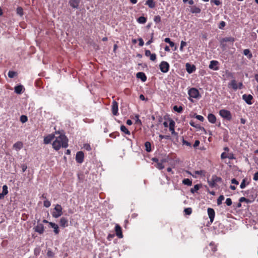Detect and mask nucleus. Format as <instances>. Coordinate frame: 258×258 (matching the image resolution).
Wrapping results in <instances>:
<instances>
[{
	"label": "nucleus",
	"mask_w": 258,
	"mask_h": 258,
	"mask_svg": "<svg viewBox=\"0 0 258 258\" xmlns=\"http://www.w3.org/2000/svg\"><path fill=\"white\" fill-rule=\"evenodd\" d=\"M147 19L143 17H140L138 19L137 21L140 24H145L146 22Z\"/></svg>",
	"instance_id": "nucleus-31"
},
{
	"label": "nucleus",
	"mask_w": 258,
	"mask_h": 258,
	"mask_svg": "<svg viewBox=\"0 0 258 258\" xmlns=\"http://www.w3.org/2000/svg\"><path fill=\"white\" fill-rule=\"evenodd\" d=\"M49 225L51 228L54 229V232L55 234H57L59 233V228L57 224L52 222H49Z\"/></svg>",
	"instance_id": "nucleus-19"
},
{
	"label": "nucleus",
	"mask_w": 258,
	"mask_h": 258,
	"mask_svg": "<svg viewBox=\"0 0 258 258\" xmlns=\"http://www.w3.org/2000/svg\"><path fill=\"white\" fill-rule=\"evenodd\" d=\"M43 205H44V206L46 207V208H48L51 205V204H50V202L48 201V200H45L44 201V203H43Z\"/></svg>",
	"instance_id": "nucleus-44"
},
{
	"label": "nucleus",
	"mask_w": 258,
	"mask_h": 258,
	"mask_svg": "<svg viewBox=\"0 0 258 258\" xmlns=\"http://www.w3.org/2000/svg\"><path fill=\"white\" fill-rule=\"evenodd\" d=\"M182 143L183 145H185L187 146L191 147V144L188 142L185 141L183 138H182Z\"/></svg>",
	"instance_id": "nucleus-50"
},
{
	"label": "nucleus",
	"mask_w": 258,
	"mask_h": 258,
	"mask_svg": "<svg viewBox=\"0 0 258 258\" xmlns=\"http://www.w3.org/2000/svg\"><path fill=\"white\" fill-rule=\"evenodd\" d=\"M55 138V136L53 134H50L44 138V143L45 144L50 143Z\"/></svg>",
	"instance_id": "nucleus-14"
},
{
	"label": "nucleus",
	"mask_w": 258,
	"mask_h": 258,
	"mask_svg": "<svg viewBox=\"0 0 258 258\" xmlns=\"http://www.w3.org/2000/svg\"><path fill=\"white\" fill-rule=\"evenodd\" d=\"M196 118L201 121H203L204 120V117L200 115H196Z\"/></svg>",
	"instance_id": "nucleus-49"
},
{
	"label": "nucleus",
	"mask_w": 258,
	"mask_h": 258,
	"mask_svg": "<svg viewBox=\"0 0 258 258\" xmlns=\"http://www.w3.org/2000/svg\"><path fill=\"white\" fill-rule=\"evenodd\" d=\"M156 166L159 169H162L164 168V166L163 165V164L160 162H158Z\"/></svg>",
	"instance_id": "nucleus-42"
},
{
	"label": "nucleus",
	"mask_w": 258,
	"mask_h": 258,
	"mask_svg": "<svg viewBox=\"0 0 258 258\" xmlns=\"http://www.w3.org/2000/svg\"><path fill=\"white\" fill-rule=\"evenodd\" d=\"M58 136L55 137V140L52 144L53 148L55 150H58L60 147L67 148L68 146V140L67 137L62 134H60L59 133H56Z\"/></svg>",
	"instance_id": "nucleus-1"
},
{
	"label": "nucleus",
	"mask_w": 258,
	"mask_h": 258,
	"mask_svg": "<svg viewBox=\"0 0 258 258\" xmlns=\"http://www.w3.org/2000/svg\"><path fill=\"white\" fill-rule=\"evenodd\" d=\"M120 130H121V132L124 133L125 134H127V135H130L131 134L130 132L123 125H121V126H120Z\"/></svg>",
	"instance_id": "nucleus-30"
},
{
	"label": "nucleus",
	"mask_w": 258,
	"mask_h": 258,
	"mask_svg": "<svg viewBox=\"0 0 258 258\" xmlns=\"http://www.w3.org/2000/svg\"><path fill=\"white\" fill-rule=\"evenodd\" d=\"M84 147L87 151H90L91 150V148L90 145H89L88 144H85Z\"/></svg>",
	"instance_id": "nucleus-52"
},
{
	"label": "nucleus",
	"mask_w": 258,
	"mask_h": 258,
	"mask_svg": "<svg viewBox=\"0 0 258 258\" xmlns=\"http://www.w3.org/2000/svg\"><path fill=\"white\" fill-rule=\"evenodd\" d=\"M62 207L59 205L57 204L54 208V211L52 213V215L54 218H58L62 214Z\"/></svg>",
	"instance_id": "nucleus-3"
},
{
	"label": "nucleus",
	"mask_w": 258,
	"mask_h": 258,
	"mask_svg": "<svg viewBox=\"0 0 258 258\" xmlns=\"http://www.w3.org/2000/svg\"><path fill=\"white\" fill-rule=\"evenodd\" d=\"M219 115L223 118L228 120H230L232 118L231 112L226 109H221L219 111Z\"/></svg>",
	"instance_id": "nucleus-2"
},
{
	"label": "nucleus",
	"mask_w": 258,
	"mask_h": 258,
	"mask_svg": "<svg viewBox=\"0 0 258 258\" xmlns=\"http://www.w3.org/2000/svg\"><path fill=\"white\" fill-rule=\"evenodd\" d=\"M231 183L233 184H237V185L238 184V183H239L238 182L235 178L232 179Z\"/></svg>",
	"instance_id": "nucleus-64"
},
{
	"label": "nucleus",
	"mask_w": 258,
	"mask_h": 258,
	"mask_svg": "<svg viewBox=\"0 0 258 258\" xmlns=\"http://www.w3.org/2000/svg\"><path fill=\"white\" fill-rule=\"evenodd\" d=\"M149 56L150 60L152 61H155L156 59V55L155 53H151Z\"/></svg>",
	"instance_id": "nucleus-46"
},
{
	"label": "nucleus",
	"mask_w": 258,
	"mask_h": 258,
	"mask_svg": "<svg viewBox=\"0 0 258 258\" xmlns=\"http://www.w3.org/2000/svg\"><path fill=\"white\" fill-rule=\"evenodd\" d=\"M201 9L196 6H193L190 8V12L192 13L198 14L201 12Z\"/></svg>",
	"instance_id": "nucleus-27"
},
{
	"label": "nucleus",
	"mask_w": 258,
	"mask_h": 258,
	"mask_svg": "<svg viewBox=\"0 0 258 258\" xmlns=\"http://www.w3.org/2000/svg\"><path fill=\"white\" fill-rule=\"evenodd\" d=\"M115 230L116 235L117 236H118L120 238H122L123 237L121 228L119 225L116 224L115 225Z\"/></svg>",
	"instance_id": "nucleus-10"
},
{
	"label": "nucleus",
	"mask_w": 258,
	"mask_h": 258,
	"mask_svg": "<svg viewBox=\"0 0 258 258\" xmlns=\"http://www.w3.org/2000/svg\"><path fill=\"white\" fill-rule=\"evenodd\" d=\"M151 54V51L149 50H145V55L147 57L149 56Z\"/></svg>",
	"instance_id": "nucleus-61"
},
{
	"label": "nucleus",
	"mask_w": 258,
	"mask_h": 258,
	"mask_svg": "<svg viewBox=\"0 0 258 258\" xmlns=\"http://www.w3.org/2000/svg\"><path fill=\"white\" fill-rule=\"evenodd\" d=\"M159 68L162 73H165L169 71V64L167 62L163 61L160 63Z\"/></svg>",
	"instance_id": "nucleus-5"
},
{
	"label": "nucleus",
	"mask_w": 258,
	"mask_h": 258,
	"mask_svg": "<svg viewBox=\"0 0 258 258\" xmlns=\"http://www.w3.org/2000/svg\"><path fill=\"white\" fill-rule=\"evenodd\" d=\"M16 75L17 73L14 71H9L8 74L9 77L10 78H13L16 76Z\"/></svg>",
	"instance_id": "nucleus-35"
},
{
	"label": "nucleus",
	"mask_w": 258,
	"mask_h": 258,
	"mask_svg": "<svg viewBox=\"0 0 258 258\" xmlns=\"http://www.w3.org/2000/svg\"><path fill=\"white\" fill-rule=\"evenodd\" d=\"M24 89L22 85H18L15 87V92L18 94H21L22 93L23 89Z\"/></svg>",
	"instance_id": "nucleus-24"
},
{
	"label": "nucleus",
	"mask_w": 258,
	"mask_h": 258,
	"mask_svg": "<svg viewBox=\"0 0 258 258\" xmlns=\"http://www.w3.org/2000/svg\"><path fill=\"white\" fill-rule=\"evenodd\" d=\"M186 70L189 74L193 73L196 70V67L193 64L187 63L185 65Z\"/></svg>",
	"instance_id": "nucleus-12"
},
{
	"label": "nucleus",
	"mask_w": 258,
	"mask_h": 258,
	"mask_svg": "<svg viewBox=\"0 0 258 258\" xmlns=\"http://www.w3.org/2000/svg\"><path fill=\"white\" fill-rule=\"evenodd\" d=\"M200 185L199 184H196L194 186L193 188L190 189V192L192 194L197 192L200 188Z\"/></svg>",
	"instance_id": "nucleus-34"
},
{
	"label": "nucleus",
	"mask_w": 258,
	"mask_h": 258,
	"mask_svg": "<svg viewBox=\"0 0 258 258\" xmlns=\"http://www.w3.org/2000/svg\"><path fill=\"white\" fill-rule=\"evenodd\" d=\"M227 156V155L226 154V153L225 152L222 153L221 155V158L222 159L226 158Z\"/></svg>",
	"instance_id": "nucleus-59"
},
{
	"label": "nucleus",
	"mask_w": 258,
	"mask_h": 258,
	"mask_svg": "<svg viewBox=\"0 0 258 258\" xmlns=\"http://www.w3.org/2000/svg\"><path fill=\"white\" fill-rule=\"evenodd\" d=\"M136 77L138 79H140L143 82H145L147 80V77L145 74L143 72H139L137 74Z\"/></svg>",
	"instance_id": "nucleus-17"
},
{
	"label": "nucleus",
	"mask_w": 258,
	"mask_h": 258,
	"mask_svg": "<svg viewBox=\"0 0 258 258\" xmlns=\"http://www.w3.org/2000/svg\"><path fill=\"white\" fill-rule=\"evenodd\" d=\"M111 110L112 114L114 115H117L118 114V103L115 100L112 102L111 105Z\"/></svg>",
	"instance_id": "nucleus-7"
},
{
	"label": "nucleus",
	"mask_w": 258,
	"mask_h": 258,
	"mask_svg": "<svg viewBox=\"0 0 258 258\" xmlns=\"http://www.w3.org/2000/svg\"><path fill=\"white\" fill-rule=\"evenodd\" d=\"M34 229L35 231L39 234H42L44 232V226L42 224H38Z\"/></svg>",
	"instance_id": "nucleus-15"
},
{
	"label": "nucleus",
	"mask_w": 258,
	"mask_h": 258,
	"mask_svg": "<svg viewBox=\"0 0 258 258\" xmlns=\"http://www.w3.org/2000/svg\"><path fill=\"white\" fill-rule=\"evenodd\" d=\"M199 144H200V141L199 140H196L194 144V147L195 148H196L199 146Z\"/></svg>",
	"instance_id": "nucleus-62"
},
{
	"label": "nucleus",
	"mask_w": 258,
	"mask_h": 258,
	"mask_svg": "<svg viewBox=\"0 0 258 258\" xmlns=\"http://www.w3.org/2000/svg\"><path fill=\"white\" fill-rule=\"evenodd\" d=\"M218 62L216 60H212L210 61V64L209 65V68L214 70H218V68L217 67V64Z\"/></svg>",
	"instance_id": "nucleus-16"
},
{
	"label": "nucleus",
	"mask_w": 258,
	"mask_h": 258,
	"mask_svg": "<svg viewBox=\"0 0 258 258\" xmlns=\"http://www.w3.org/2000/svg\"><path fill=\"white\" fill-rule=\"evenodd\" d=\"M60 225L63 227H66L68 225V220L64 217H62L60 219Z\"/></svg>",
	"instance_id": "nucleus-21"
},
{
	"label": "nucleus",
	"mask_w": 258,
	"mask_h": 258,
	"mask_svg": "<svg viewBox=\"0 0 258 258\" xmlns=\"http://www.w3.org/2000/svg\"><path fill=\"white\" fill-rule=\"evenodd\" d=\"M243 54L244 55H245V56H247V57L248 58V59H251L252 57V53H251L249 49H245L243 50Z\"/></svg>",
	"instance_id": "nucleus-25"
},
{
	"label": "nucleus",
	"mask_w": 258,
	"mask_h": 258,
	"mask_svg": "<svg viewBox=\"0 0 258 258\" xmlns=\"http://www.w3.org/2000/svg\"><path fill=\"white\" fill-rule=\"evenodd\" d=\"M242 99L245 101V102L251 105L252 104V102L251 101L252 99H253V97L252 95L249 94H244L242 95Z\"/></svg>",
	"instance_id": "nucleus-9"
},
{
	"label": "nucleus",
	"mask_w": 258,
	"mask_h": 258,
	"mask_svg": "<svg viewBox=\"0 0 258 258\" xmlns=\"http://www.w3.org/2000/svg\"><path fill=\"white\" fill-rule=\"evenodd\" d=\"M27 120V117L25 115H23L20 117V120L22 123L26 122Z\"/></svg>",
	"instance_id": "nucleus-40"
},
{
	"label": "nucleus",
	"mask_w": 258,
	"mask_h": 258,
	"mask_svg": "<svg viewBox=\"0 0 258 258\" xmlns=\"http://www.w3.org/2000/svg\"><path fill=\"white\" fill-rule=\"evenodd\" d=\"M150 8H154L155 7V3L154 0H147L146 3Z\"/></svg>",
	"instance_id": "nucleus-28"
},
{
	"label": "nucleus",
	"mask_w": 258,
	"mask_h": 258,
	"mask_svg": "<svg viewBox=\"0 0 258 258\" xmlns=\"http://www.w3.org/2000/svg\"><path fill=\"white\" fill-rule=\"evenodd\" d=\"M225 26V23L224 21H221L220 23V25L219 26V28L220 29H222L223 27H224Z\"/></svg>",
	"instance_id": "nucleus-57"
},
{
	"label": "nucleus",
	"mask_w": 258,
	"mask_h": 258,
	"mask_svg": "<svg viewBox=\"0 0 258 258\" xmlns=\"http://www.w3.org/2000/svg\"><path fill=\"white\" fill-rule=\"evenodd\" d=\"M145 146L147 152H150L151 151V145L150 142H146L145 144Z\"/></svg>",
	"instance_id": "nucleus-29"
},
{
	"label": "nucleus",
	"mask_w": 258,
	"mask_h": 258,
	"mask_svg": "<svg viewBox=\"0 0 258 258\" xmlns=\"http://www.w3.org/2000/svg\"><path fill=\"white\" fill-rule=\"evenodd\" d=\"M154 21L156 23H159L161 21V17L159 16H156L154 17Z\"/></svg>",
	"instance_id": "nucleus-45"
},
{
	"label": "nucleus",
	"mask_w": 258,
	"mask_h": 258,
	"mask_svg": "<svg viewBox=\"0 0 258 258\" xmlns=\"http://www.w3.org/2000/svg\"><path fill=\"white\" fill-rule=\"evenodd\" d=\"M76 161L79 163H82L84 161V153L82 151L77 153L76 156Z\"/></svg>",
	"instance_id": "nucleus-8"
},
{
	"label": "nucleus",
	"mask_w": 258,
	"mask_h": 258,
	"mask_svg": "<svg viewBox=\"0 0 258 258\" xmlns=\"http://www.w3.org/2000/svg\"><path fill=\"white\" fill-rule=\"evenodd\" d=\"M221 177L213 175L210 179L208 180V182L210 186L213 187L216 186L217 182L221 181Z\"/></svg>",
	"instance_id": "nucleus-4"
},
{
	"label": "nucleus",
	"mask_w": 258,
	"mask_h": 258,
	"mask_svg": "<svg viewBox=\"0 0 258 258\" xmlns=\"http://www.w3.org/2000/svg\"><path fill=\"white\" fill-rule=\"evenodd\" d=\"M208 214L211 222H213L215 217L214 210L212 208H209L208 209Z\"/></svg>",
	"instance_id": "nucleus-11"
},
{
	"label": "nucleus",
	"mask_w": 258,
	"mask_h": 258,
	"mask_svg": "<svg viewBox=\"0 0 258 258\" xmlns=\"http://www.w3.org/2000/svg\"><path fill=\"white\" fill-rule=\"evenodd\" d=\"M253 180L255 181L258 180V172L254 173L253 176Z\"/></svg>",
	"instance_id": "nucleus-63"
},
{
	"label": "nucleus",
	"mask_w": 258,
	"mask_h": 258,
	"mask_svg": "<svg viewBox=\"0 0 258 258\" xmlns=\"http://www.w3.org/2000/svg\"><path fill=\"white\" fill-rule=\"evenodd\" d=\"M175 124V123L173 119H170L169 120V128L172 135H174L176 134L174 131Z\"/></svg>",
	"instance_id": "nucleus-13"
},
{
	"label": "nucleus",
	"mask_w": 258,
	"mask_h": 258,
	"mask_svg": "<svg viewBox=\"0 0 258 258\" xmlns=\"http://www.w3.org/2000/svg\"><path fill=\"white\" fill-rule=\"evenodd\" d=\"M225 203L226 204V205L228 206H230L232 205V200L230 198H227L226 200V202H225Z\"/></svg>",
	"instance_id": "nucleus-47"
},
{
	"label": "nucleus",
	"mask_w": 258,
	"mask_h": 258,
	"mask_svg": "<svg viewBox=\"0 0 258 258\" xmlns=\"http://www.w3.org/2000/svg\"><path fill=\"white\" fill-rule=\"evenodd\" d=\"M187 2V3H188V4L190 5H192L194 4V2L193 0H183V2L184 3H185Z\"/></svg>",
	"instance_id": "nucleus-54"
},
{
	"label": "nucleus",
	"mask_w": 258,
	"mask_h": 258,
	"mask_svg": "<svg viewBox=\"0 0 258 258\" xmlns=\"http://www.w3.org/2000/svg\"><path fill=\"white\" fill-rule=\"evenodd\" d=\"M208 119L209 121L212 123H215L216 122V117L215 115L212 113L209 114Z\"/></svg>",
	"instance_id": "nucleus-20"
},
{
	"label": "nucleus",
	"mask_w": 258,
	"mask_h": 258,
	"mask_svg": "<svg viewBox=\"0 0 258 258\" xmlns=\"http://www.w3.org/2000/svg\"><path fill=\"white\" fill-rule=\"evenodd\" d=\"M235 41V39L232 37H225L222 39L221 42L222 44L224 42H230L233 43Z\"/></svg>",
	"instance_id": "nucleus-23"
},
{
	"label": "nucleus",
	"mask_w": 258,
	"mask_h": 258,
	"mask_svg": "<svg viewBox=\"0 0 258 258\" xmlns=\"http://www.w3.org/2000/svg\"><path fill=\"white\" fill-rule=\"evenodd\" d=\"M47 255L49 257H52L54 255V253L51 250H48L47 252Z\"/></svg>",
	"instance_id": "nucleus-51"
},
{
	"label": "nucleus",
	"mask_w": 258,
	"mask_h": 258,
	"mask_svg": "<svg viewBox=\"0 0 258 258\" xmlns=\"http://www.w3.org/2000/svg\"><path fill=\"white\" fill-rule=\"evenodd\" d=\"M246 180V179L245 178H244L242 180V181L240 184V187L241 188L243 189V188H245V187L246 186V184H245Z\"/></svg>",
	"instance_id": "nucleus-43"
},
{
	"label": "nucleus",
	"mask_w": 258,
	"mask_h": 258,
	"mask_svg": "<svg viewBox=\"0 0 258 258\" xmlns=\"http://www.w3.org/2000/svg\"><path fill=\"white\" fill-rule=\"evenodd\" d=\"M228 85L230 86L235 90L238 89V85H237L236 81L235 80H231Z\"/></svg>",
	"instance_id": "nucleus-26"
},
{
	"label": "nucleus",
	"mask_w": 258,
	"mask_h": 258,
	"mask_svg": "<svg viewBox=\"0 0 258 258\" xmlns=\"http://www.w3.org/2000/svg\"><path fill=\"white\" fill-rule=\"evenodd\" d=\"M4 194L6 195L8 193V186L6 185H4L3 186V191Z\"/></svg>",
	"instance_id": "nucleus-41"
},
{
	"label": "nucleus",
	"mask_w": 258,
	"mask_h": 258,
	"mask_svg": "<svg viewBox=\"0 0 258 258\" xmlns=\"http://www.w3.org/2000/svg\"><path fill=\"white\" fill-rule=\"evenodd\" d=\"M182 183L185 185L190 186L192 184V181L188 178H185L182 180Z\"/></svg>",
	"instance_id": "nucleus-32"
},
{
	"label": "nucleus",
	"mask_w": 258,
	"mask_h": 258,
	"mask_svg": "<svg viewBox=\"0 0 258 258\" xmlns=\"http://www.w3.org/2000/svg\"><path fill=\"white\" fill-rule=\"evenodd\" d=\"M139 45L140 46H143L144 44V41L142 39V38H140L139 39Z\"/></svg>",
	"instance_id": "nucleus-55"
},
{
	"label": "nucleus",
	"mask_w": 258,
	"mask_h": 258,
	"mask_svg": "<svg viewBox=\"0 0 258 258\" xmlns=\"http://www.w3.org/2000/svg\"><path fill=\"white\" fill-rule=\"evenodd\" d=\"M186 43L185 41H181V44H180V50L181 51H182L183 47L186 46Z\"/></svg>",
	"instance_id": "nucleus-48"
},
{
	"label": "nucleus",
	"mask_w": 258,
	"mask_h": 258,
	"mask_svg": "<svg viewBox=\"0 0 258 258\" xmlns=\"http://www.w3.org/2000/svg\"><path fill=\"white\" fill-rule=\"evenodd\" d=\"M184 212L185 214L189 215L191 214V213L192 212V209L190 208H185L184 210Z\"/></svg>",
	"instance_id": "nucleus-39"
},
{
	"label": "nucleus",
	"mask_w": 258,
	"mask_h": 258,
	"mask_svg": "<svg viewBox=\"0 0 258 258\" xmlns=\"http://www.w3.org/2000/svg\"><path fill=\"white\" fill-rule=\"evenodd\" d=\"M17 14L20 16H22L23 15V10L21 7H18L17 9Z\"/></svg>",
	"instance_id": "nucleus-36"
},
{
	"label": "nucleus",
	"mask_w": 258,
	"mask_h": 258,
	"mask_svg": "<svg viewBox=\"0 0 258 258\" xmlns=\"http://www.w3.org/2000/svg\"><path fill=\"white\" fill-rule=\"evenodd\" d=\"M188 94L190 97L197 98L200 95V93L198 89L192 88L188 90Z\"/></svg>",
	"instance_id": "nucleus-6"
},
{
	"label": "nucleus",
	"mask_w": 258,
	"mask_h": 258,
	"mask_svg": "<svg viewBox=\"0 0 258 258\" xmlns=\"http://www.w3.org/2000/svg\"><path fill=\"white\" fill-rule=\"evenodd\" d=\"M23 145V143L21 142H17L13 145V148L17 151H19L22 148Z\"/></svg>",
	"instance_id": "nucleus-22"
},
{
	"label": "nucleus",
	"mask_w": 258,
	"mask_h": 258,
	"mask_svg": "<svg viewBox=\"0 0 258 258\" xmlns=\"http://www.w3.org/2000/svg\"><path fill=\"white\" fill-rule=\"evenodd\" d=\"M227 158H229V159H235V157L234 156V154L233 153H229L227 156Z\"/></svg>",
	"instance_id": "nucleus-53"
},
{
	"label": "nucleus",
	"mask_w": 258,
	"mask_h": 258,
	"mask_svg": "<svg viewBox=\"0 0 258 258\" xmlns=\"http://www.w3.org/2000/svg\"><path fill=\"white\" fill-rule=\"evenodd\" d=\"M114 237V234H109L108 235L107 239L109 240H111Z\"/></svg>",
	"instance_id": "nucleus-60"
},
{
	"label": "nucleus",
	"mask_w": 258,
	"mask_h": 258,
	"mask_svg": "<svg viewBox=\"0 0 258 258\" xmlns=\"http://www.w3.org/2000/svg\"><path fill=\"white\" fill-rule=\"evenodd\" d=\"M173 110L178 113H181L183 110V108L181 106H177L176 105L173 107Z\"/></svg>",
	"instance_id": "nucleus-33"
},
{
	"label": "nucleus",
	"mask_w": 258,
	"mask_h": 258,
	"mask_svg": "<svg viewBox=\"0 0 258 258\" xmlns=\"http://www.w3.org/2000/svg\"><path fill=\"white\" fill-rule=\"evenodd\" d=\"M69 4L73 8L77 9L79 6V1L78 0H70Z\"/></svg>",
	"instance_id": "nucleus-18"
},
{
	"label": "nucleus",
	"mask_w": 258,
	"mask_h": 258,
	"mask_svg": "<svg viewBox=\"0 0 258 258\" xmlns=\"http://www.w3.org/2000/svg\"><path fill=\"white\" fill-rule=\"evenodd\" d=\"M211 2L214 3L216 6H219L221 4L219 0H211Z\"/></svg>",
	"instance_id": "nucleus-56"
},
{
	"label": "nucleus",
	"mask_w": 258,
	"mask_h": 258,
	"mask_svg": "<svg viewBox=\"0 0 258 258\" xmlns=\"http://www.w3.org/2000/svg\"><path fill=\"white\" fill-rule=\"evenodd\" d=\"M159 138H160V139H168L169 138V136L160 135Z\"/></svg>",
	"instance_id": "nucleus-58"
},
{
	"label": "nucleus",
	"mask_w": 258,
	"mask_h": 258,
	"mask_svg": "<svg viewBox=\"0 0 258 258\" xmlns=\"http://www.w3.org/2000/svg\"><path fill=\"white\" fill-rule=\"evenodd\" d=\"M224 199V197L223 195H221L217 199V205H220L222 204V201Z\"/></svg>",
	"instance_id": "nucleus-37"
},
{
	"label": "nucleus",
	"mask_w": 258,
	"mask_h": 258,
	"mask_svg": "<svg viewBox=\"0 0 258 258\" xmlns=\"http://www.w3.org/2000/svg\"><path fill=\"white\" fill-rule=\"evenodd\" d=\"M194 173L197 175H200L201 176H205V171L204 170H198V171H195L194 172Z\"/></svg>",
	"instance_id": "nucleus-38"
}]
</instances>
